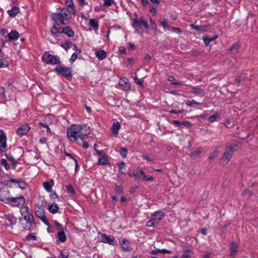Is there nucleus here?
<instances>
[{"instance_id": "f257e3e1", "label": "nucleus", "mask_w": 258, "mask_h": 258, "mask_svg": "<svg viewBox=\"0 0 258 258\" xmlns=\"http://www.w3.org/2000/svg\"><path fill=\"white\" fill-rule=\"evenodd\" d=\"M85 128L86 126H83L80 124H72L67 130V135L71 142H76L80 146L87 149L89 148V144L84 140V136L88 135L90 131L86 130Z\"/></svg>"}, {"instance_id": "f03ea898", "label": "nucleus", "mask_w": 258, "mask_h": 258, "mask_svg": "<svg viewBox=\"0 0 258 258\" xmlns=\"http://www.w3.org/2000/svg\"><path fill=\"white\" fill-rule=\"evenodd\" d=\"M51 18L56 24L65 25L70 19L69 11L63 8L59 12L53 13Z\"/></svg>"}, {"instance_id": "7ed1b4c3", "label": "nucleus", "mask_w": 258, "mask_h": 258, "mask_svg": "<svg viewBox=\"0 0 258 258\" xmlns=\"http://www.w3.org/2000/svg\"><path fill=\"white\" fill-rule=\"evenodd\" d=\"M132 25L140 34H142L143 32V27L145 29H149L148 22L143 17L134 18L133 20Z\"/></svg>"}, {"instance_id": "20e7f679", "label": "nucleus", "mask_w": 258, "mask_h": 258, "mask_svg": "<svg viewBox=\"0 0 258 258\" xmlns=\"http://www.w3.org/2000/svg\"><path fill=\"white\" fill-rule=\"evenodd\" d=\"M236 146L231 145L227 146L220 159V164L225 165L228 163L232 158L233 153L235 151Z\"/></svg>"}, {"instance_id": "39448f33", "label": "nucleus", "mask_w": 258, "mask_h": 258, "mask_svg": "<svg viewBox=\"0 0 258 258\" xmlns=\"http://www.w3.org/2000/svg\"><path fill=\"white\" fill-rule=\"evenodd\" d=\"M42 60L48 64H58L60 63V59L58 56L45 52L42 56Z\"/></svg>"}, {"instance_id": "423d86ee", "label": "nucleus", "mask_w": 258, "mask_h": 258, "mask_svg": "<svg viewBox=\"0 0 258 258\" xmlns=\"http://www.w3.org/2000/svg\"><path fill=\"white\" fill-rule=\"evenodd\" d=\"M36 216L39 218L45 225L49 224V221L45 216V211L43 207L39 205H37L34 208Z\"/></svg>"}, {"instance_id": "0eeeda50", "label": "nucleus", "mask_w": 258, "mask_h": 258, "mask_svg": "<svg viewBox=\"0 0 258 258\" xmlns=\"http://www.w3.org/2000/svg\"><path fill=\"white\" fill-rule=\"evenodd\" d=\"M23 218L26 222V224L23 226L24 229L30 231L36 228V223L32 214L25 216V217Z\"/></svg>"}, {"instance_id": "6e6552de", "label": "nucleus", "mask_w": 258, "mask_h": 258, "mask_svg": "<svg viewBox=\"0 0 258 258\" xmlns=\"http://www.w3.org/2000/svg\"><path fill=\"white\" fill-rule=\"evenodd\" d=\"M8 150L7 137L5 132L0 130V153L6 152Z\"/></svg>"}, {"instance_id": "1a4fd4ad", "label": "nucleus", "mask_w": 258, "mask_h": 258, "mask_svg": "<svg viewBox=\"0 0 258 258\" xmlns=\"http://www.w3.org/2000/svg\"><path fill=\"white\" fill-rule=\"evenodd\" d=\"M54 70L58 74L61 75L67 78L72 77V71L69 67L57 66L55 67Z\"/></svg>"}, {"instance_id": "9d476101", "label": "nucleus", "mask_w": 258, "mask_h": 258, "mask_svg": "<svg viewBox=\"0 0 258 258\" xmlns=\"http://www.w3.org/2000/svg\"><path fill=\"white\" fill-rule=\"evenodd\" d=\"M117 166L118 168V172L117 174V180L122 181L123 178L126 176L125 170L126 169V164L122 161L117 163Z\"/></svg>"}, {"instance_id": "9b49d317", "label": "nucleus", "mask_w": 258, "mask_h": 258, "mask_svg": "<svg viewBox=\"0 0 258 258\" xmlns=\"http://www.w3.org/2000/svg\"><path fill=\"white\" fill-rule=\"evenodd\" d=\"M95 152L98 155L100 156L97 162L98 165H105L109 164L107 155L104 151L95 150Z\"/></svg>"}, {"instance_id": "f8f14e48", "label": "nucleus", "mask_w": 258, "mask_h": 258, "mask_svg": "<svg viewBox=\"0 0 258 258\" xmlns=\"http://www.w3.org/2000/svg\"><path fill=\"white\" fill-rule=\"evenodd\" d=\"M25 203V200L23 196L13 198L12 197L9 204L12 206L21 207L23 206Z\"/></svg>"}, {"instance_id": "ddd939ff", "label": "nucleus", "mask_w": 258, "mask_h": 258, "mask_svg": "<svg viewBox=\"0 0 258 258\" xmlns=\"http://www.w3.org/2000/svg\"><path fill=\"white\" fill-rule=\"evenodd\" d=\"M11 198V195L8 190H0V200L3 202L9 204Z\"/></svg>"}, {"instance_id": "4468645a", "label": "nucleus", "mask_w": 258, "mask_h": 258, "mask_svg": "<svg viewBox=\"0 0 258 258\" xmlns=\"http://www.w3.org/2000/svg\"><path fill=\"white\" fill-rule=\"evenodd\" d=\"M119 242L123 251L129 252L132 250L129 240L125 238H122L119 240Z\"/></svg>"}, {"instance_id": "2eb2a0df", "label": "nucleus", "mask_w": 258, "mask_h": 258, "mask_svg": "<svg viewBox=\"0 0 258 258\" xmlns=\"http://www.w3.org/2000/svg\"><path fill=\"white\" fill-rule=\"evenodd\" d=\"M30 130V127L28 124H24L18 127L16 133L20 137H22L26 135Z\"/></svg>"}, {"instance_id": "dca6fc26", "label": "nucleus", "mask_w": 258, "mask_h": 258, "mask_svg": "<svg viewBox=\"0 0 258 258\" xmlns=\"http://www.w3.org/2000/svg\"><path fill=\"white\" fill-rule=\"evenodd\" d=\"M114 240V237L112 235H107L106 234H102L101 235V241L102 242L113 245Z\"/></svg>"}, {"instance_id": "f3484780", "label": "nucleus", "mask_w": 258, "mask_h": 258, "mask_svg": "<svg viewBox=\"0 0 258 258\" xmlns=\"http://www.w3.org/2000/svg\"><path fill=\"white\" fill-rule=\"evenodd\" d=\"M165 216L164 213L161 211V210H158L155 212H154L152 215L151 218L154 220L156 223L162 220Z\"/></svg>"}, {"instance_id": "a211bd4d", "label": "nucleus", "mask_w": 258, "mask_h": 258, "mask_svg": "<svg viewBox=\"0 0 258 258\" xmlns=\"http://www.w3.org/2000/svg\"><path fill=\"white\" fill-rule=\"evenodd\" d=\"M51 33L54 37H59L60 34H62V27H57L53 25L51 28Z\"/></svg>"}, {"instance_id": "6ab92c4d", "label": "nucleus", "mask_w": 258, "mask_h": 258, "mask_svg": "<svg viewBox=\"0 0 258 258\" xmlns=\"http://www.w3.org/2000/svg\"><path fill=\"white\" fill-rule=\"evenodd\" d=\"M137 170L139 173L142 176L144 180L150 182H153L154 181V178L151 175H147L142 168L139 167Z\"/></svg>"}, {"instance_id": "aec40b11", "label": "nucleus", "mask_w": 258, "mask_h": 258, "mask_svg": "<svg viewBox=\"0 0 258 258\" xmlns=\"http://www.w3.org/2000/svg\"><path fill=\"white\" fill-rule=\"evenodd\" d=\"M119 84L123 87L124 90L127 91L131 89V85L128 79L125 77L120 78Z\"/></svg>"}, {"instance_id": "412c9836", "label": "nucleus", "mask_w": 258, "mask_h": 258, "mask_svg": "<svg viewBox=\"0 0 258 258\" xmlns=\"http://www.w3.org/2000/svg\"><path fill=\"white\" fill-rule=\"evenodd\" d=\"M237 250L238 245L234 242H231L230 246V256L232 258H235Z\"/></svg>"}, {"instance_id": "4be33fe9", "label": "nucleus", "mask_w": 258, "mask_h": 258, "mask_svg": "<svg viewBox=\"0 0 258 258\" xmlns=\"http://www.w3.org/2000/svg\"><path fill=\"white\" fill-rule=\"evenodd\" d=\"M19 12V8L17 6H14L11 10L7 11V13L10 17L14 18Z\"/></svg>"}, {"instance_id": "5701e85b", "label": "nucleus", "mask_w": 258, "mask_h": 258, "mask_svg": "<svg viewBox=\"0 0 258 258\" xmlns=\"http://www.w3.org/2000/svg\"><path fill=\"white\" fill-rule=\"evenodd\" d=\"M62 33H64L68 37H72L74 36V32L70 27H62Z\"/></svg>"}, {"instance_id": "b1692460", "label": "nucleus", "mask_w": 258, "mask_h": 258, "mask_svg": "<svg viewBox=\"0 0 258 258\" xmlns=\"http://www.w3.org/2000/svg\"><path fill=\"white\" fill-rule=\"evenodd\" d=\"M95 54L96 56L100 60H103L105 59L107 54L105 50H99L96 51L95 52Z\"/></svg>"}, {"instance_id": "393cba45", "label": "nucleus", "mask_w": 258, "mask_h": 258, "mask_svg": "<svg viewBox=\"0 0 258 258\" xmlns=\"http://www.w3.org/2000/svg\"><path fill=\"white\" fill-rule=\"evenodd\" d=\"M217 38L218 35H215L212 37H209L208 36H206L203 38V40L204 41L205 44L206 46H208L211 42L215 41Z\"/></svg>"}, {"instance_id": "a878e982", "label": "nucleus", "mask_w": 258, "mask_h": 258, "mask_svg": "<svg viewBox=\"0 0 258 258\" xmlns=\"http://www.w3.org/2000/svg\"><path fill=\"white\" fill-rule=\"evenodd\" d=\"M53 184V181L51 180L50 181L44 182L43 183V186L47 192H50L52 190V187Z\"/></svg>"}, {"instance_id": "bb28decb", "label": "nucleus", "mask_w": 258, "mask_h": 258, "mask_svg": "<svg viewBox=\"0 0 258 258\" xmlns=\"http://www.w3.org/2000/svg\"><path fill=\"white\" fill-rule=\"evenodd\" d=\"M8 37L11 40H15L18 39L19 37V33L16 31H12L10 33L8 34Z\"/></svg>"}, {"instance_id": "cd10ccee", "label": "nucleus", "mask_w": 258, "mask_h": 258, "mask_svg": "<svg viewBox=\"0 0 258 258\" xmlns=\"http://www.w3.org/2000/svg\"><path fill=\"white\" fill-rule=\"evenodd\" d=\"M120 124L119 123V122L116 121V122H114L112 125V128H111V131H112L113 134L117 135L118 133V131L120 129Z\"/></svg>"}, {"instance_id": "c85d7f7f", "label": "nucleus", "mask_w": 258, "mask_h": 258, "mask_svg": "<svg viewBox=\"0 0 258 258\" xmlns=\"http://www.w3.org/2000/svg\"><path fill=\"white\" fill-rule=\"evenodd\" d=\"M10 181L11 183H17L18 184L19 187L22 189L25 188L26 186V183L22 180H18L16 179L11 178L10 179Z\"/></svg>"}, {"instance_id": "c756f323", "label": "nucleus", "mask_w": 258, "mask_h": 258, "mask_svg": "<svg viewBox=\"0 0 258 258\" xmlns=\"http://www.w3.org/2000/svg\"><path fill=\"white\" fill-rule=\"evenodd\" d=\"M6 219L11 225H15L17 223V218L12 214H10L6 215Z\"/></svg>"}, {"instance_id": "7c9ffc66", "label": "nucleus", "mask_w": 258, "mask_h": 258, "mask_svg": "<svg viewBox=\"0 0 258 258\" xmlns=\"http://www.w3.org/2000/svg\"><path fill=\"white\" fill-rule=\"evenodd\" d=\"M89 25L92 27L95 31H97L99 27L98 21L94 19L89 20Z\"/></svg>"}, {"instance_id": "2f4dec72", "label": "nucleus", "mask_w": 258, "mask_h": 258, "mask_svg": "<svg viewBox=\"0 0 258 258\" xmlns=\"http://www.w3.org/2000/svg\"><path fill=\"white\" fill-rule=\"evenodd\" d=\"M191 251L188 249H184L183 250V253L182 255L178 257L177 256H174L172 258H191Z\"/></svg>"}, {"instance_id": "473e14b6", "label": "nucleus", "mask_w": 258, "mask_h": 258, "mask_svg": "<svg viewBox=\"0 0 258 258\" xmlns=\"http://www.w3.org/2000/svg\"><path fill=\"white\" fill-rule=\"evenodd\" d=\"M48 210L51 213L55 214L57 212L58 210V207L57 204L52 203L48 208Z\"/></svg>"}, {"instance_id": "72a5a7b5", "label": "nucleus", "mask_w": 258, "mask_h": 258, "mask_svg": "<svg viewBox=\"0 0 258 258\" xmlns=\"http://www.w3.org/2000/svg\"><path fill=\"white\" fill-rule=\"evenodd\" d=\"M57 236L58 240L61 242H64L67 240V237L64 231L58 232Z\"/></svg>"}, {"instance_id": "f704fd0d", "label": "nucleus", "mask_w": 258, "mask_h": 258, "mask_svg": "<svg viewBox=\"0 0 258 258\" xmlns=\"http://www.w3.org/2000/svg\"><path fill=\"white\" fill-rule=\"evenodd\" d=\"M20 212L23 218L25 217V216L32 215V214L29 212V208L27 206H22V207L20 208Z\"/></svg>"}, {"instance_id": "c9c22d12", "label": "nucleus", "mask_w": 258, "mask_h": 258, "mask_svg": "<svg viewBox=\"0 0 258 258\" xmlns=\"http://www.w3.org/2000/svg\"><path fill=\"white\" fill-rule=\"evenodd\" d=\"M72 45V43L69 40L65 41L60 46L66 51H68Z\"/></svg>"}, {"instance_id": "e433bc0d", "label": "nucleus", "mask_w": 258, "mask_h": 258, "mask_svg": "<svg viewBox=\"0 0 258 258\" xmlns=\"http://www.w3.org/2000/svg\"><path fill=\"white\" fill-rule=\"evenodd\" d=\"M159 23L163 27L165 30H169V27L168 25V21L166 19H160L159 21Z\"/></svg>"}, {"instance_id": "4c0bfd02", "label": "nucleus", "mask_w": 258, "mask_h": 258, "mask_svg": "<svg viewBox=\"0 0 258 258\" xmlns=\"http://www.w3.org/2000/svg\"><path fill=\"white\" fill-rule=\"evenodd\" d=\"M203 92V89L199 86L191 87V93L192 94H199Z\"/></svg>"}, {"instance_id": "58836bf2", "label": "nucleus", "mask_w": 258, "mask_h": 258, "mask_svg": "<svg viewBox=\"0 0 258 258\" xmlns=\"http://www.w3.org/2000/svg\"><path fill=\"white\" fill-rule=\"evenodd\" d=\"M202 149H201V148L197 149L196 151L192 152V153L191 154V157L194 159H196L198 157V156L202 153Z\"/></svg>"}, {"instance_id": "ea45409f", "label": "nucleus", "mask_w": 258, "mask_h": 258, "mask_svg": "<svg viewBox=\"0 0 258 258\" xmlns=\"http://www.w3.org/2000/svg\"><path fill=\"white\" fill-rule=\"evenodd\" d=\"M38 124H39L40 127H41V128H45V129L47 130V134H49L50 135H51V130H50V127L48 126V125L47 124L42 123L41 122H39Z\"/></svg>"}, {"instance_id": "a19ab883", "label": "nucleus", "mask_w": 258, "mask_h": 258, "mask_svg": "<svg viewBox=\"0 0 258 258\" xmlns=\"http://www.w3.org/2000/svg\"><path fill=\"white\" fill-rule=\"evenodd\" d=\"M1 164L3 166L6 170H8L10 169V165L8 163L6 159L3 158L1 160Z\"/></svg>"}, {"instance_id": "79ce46f5", "label": "nucleus", "mask_w": 258, "mask_h": 258, "mask_svg": "<svg viewBox=\"0 0 258 258\" xmlns=\"http://www.w3.org/2000/svg\"><path fill=\"white\" fill-rule=\"evenodd\" d=\"M219 153V150L217 148H216L214 151L212 152L209 157V159L212 160L214 159L217 156Z\"/></svg>"}, {"instance_id": "37998d69", "label": "nucleus", "mask_w": 258, "mask_h": 258, "mask_svg": "<svg viewBox=\"0 0 258 258\" xmlns=\"http://www.w3.org/2000/svg\"><path fill=\"white\" fill-rule=\"evenodd\" d=\"M149 20L152 30L154 32H157V27L155 22L152 18H150Z\"/></svg>"}, {"instance_id": "c03bdc74", "label": "nucleus", "mask_w": 258, "mask_h": 258, "mask_svg": "<svg viewBox=\"0 0 258 258\" xmlns=\"http://www.w3.org/2000/svg\"><path fill=\"white\" fill-rule=\"evenodd\" d=\"M26 239L28 241L31 240H36L37 239L36 234L35 233H30L26 237Z\"/></svg>"}, {"instance_id": "a18cd8bd", "label": "nucleus", "mask_w": 258, "mask_h": 258, "mask_svg": "<svg viewBox=\"0 0 258 258\" xmlns=\"http://www.w3.org/2000/svg\"><path fill=\"white\" fill-rule=\"evenodd\" d=\"M127 152V150L125 148L121 147L120 148L119 153L122 158H124L126 157Z\"/></svg>"}, {"instance_id": "49530a36", "label": "nucleus", "mask_w": 258, "mask_h": 258, "mask_svg": "<svg viewBox=\"0 0 258 258\" xmlns=\"http://www.w3.org/2000/svg\"><path fill=\"white\" fill-rule=\"evenodd\" d=\"M245 78H246V76L244 74H242L237 76L235 79L234 82L235 83H239L242 81H243Z\"/></svg>"}, {"instance_id": "de8ad7c7", "label": "nucleus", "mask_w": 258, "mask_h": 258, "mask_svg": "<svg viewBox=\"0 0 258 258\" xmlns=\"http://www.w3.org/2000/svg\"><path fill=\"white\" fill-rule=\"evenodd\" d=\"M189 26L193 29H195L198 31H203L204 30V28L203 26H200L195 25L194 24H190Z\"/></svg>"}, {"instance_id": "09e8293b", "label": "nucleus", "mask_w": 258, "mask_h": 258, "mask_svg": "<svg viewBox=\"0 0 258 258\" xmlns=\"http://www.w3.org/2000/svg\"><path fill=\"white\" fill-rule=\"evenodd\" d=\"M219 114L218 113H215L208 118V121L210 122H213L219 117Z\"/></svg>"}, {"instance_id": "8fccbe9b", "label": "nucleus", "mask_w": 258, "mask_h": 258, "mask_svg": "<svg viewBox=\"0 0 258 258\" xmlns=\"http://www.w3.org/2000/svg\"><path fill=\"white\" fill-rule=\"evenodd\" d=\"M54 222L57 229L58 230V232L64 231V228L62 224H60L56 221H54Z\"/></svg>"}, {"instance_id": "3c124183", "label": "nucleus", "mask_w": 258, "mask_h": 258, "mask_svg": "<svg viewBox=\"0 0 258 258\" xmlns=\"http://www.w3.org/2000/svg\"><path fill=\"white\" fill-rule=\"evenodd\" d=\"M200 104H201L200 103H199L198 102H196L194 100H187L185 102V104L189 106H192L194 104L199 105Z\"/></svg>"}, {"instance_id": "603ef678", "label": "nucleus", "mask_w": 258, "mask_h": 258, "mask_svg": "<svg viewBox=\"0 0 258 258\" xmlns=\"http://www.w3.org/2000/svg\"><path fill=\"white\" fill-rule=\"evenodd\" d=\"M104 6L106 7H109L115 3L114 0H103Z\"/></svg>"}, {"instance_id": "864d4df0", "label": "nucleus", "mask_w": 258, "mask_h": 258, "mask_svg": "<svg viewBox=\"0 0 258 258\" xmlns=\"http://www.w3.org/2000/svg\"><path fill=\"white\" fill-rule=\"evenodd\" d=\"M59 258H68L69 254L67 251L61 250L59 256Z\"/></svg>"}, {"instance_id": "5fc2aeb1", "label": "nucleus", "mask_w": 258, "mask_h": 258, "mask_svg": "<svg viewBox=\"0 0 258 258\" xmlns=\"http://www.w3.org/2000/svg\"><path fill=\"white\" fill-rule=\"evenodd\" d=\"M66 188H67V191L69 193V194H74L75 193V190H74V189L73 187V186L71 184H69V185H68L66 186Z\"/></svg>"}, {"instance_id": "6e6d98bb", "label": "nucleus", "mask_w": 258, "mask_h": 258, "mask_svg": "<svg viewBox=\"0 0 258 258\" xmlns=\"http://www.w3.org/2000/svg\"><path fill=\"white\" fill-rule=\"evenodd\" d=\"M156 223V222L151 218L150 220L146 222V226L148 227H151L153 226Z\"/></svg>"}, {"instance_id": "4d7b16f0", "label": "nucleus", "mask_w": 258, "mask_h": 258, "mask_svg": "<svg viewBox=\"0 0 258 258\" xmlns=\"http://www.w3.org/2000/svg\"><path fill=\"white\" fill-rule=\"evenodd\" d=\"M8 66L7 61L3 59H0V68L6 67Z\"/></svg>"}, {"instance_id": "13d9d810", "label": "nucleus", "mask_w": 258, "mask_h": 258, "mask_svg": "<svg viewBox=\"0 0 258 258\" xmlns=\"http://www.w3.org/2000/svg\"><path fill=\"white\" fill-rule=\"evenodd\" d=\"M77 57H78V54L75 52L73 53L70 59V62H74L77 58Z\"/></svg>"}, {"instance_id": "bf43d9fd", "label": "nucleus", "mask_w": 258, "mask_h": 258, "mask_svg": "<svg viewBox=\"0 0 258 258\" xmlns=\"http://www.w3.org/2000/svg\"><path fill=\"white\" fill-rule=\"evenodd\" d=\"M142 157L144 159H145L149 162H153L154 161L153 158L150 157L149 156H148L147 154L143 155Z\"/></svg>"}, {"instance_id": "052dcab7", "label": "nucleus", "mask_w": 258, "mask_h": 258, "mask_svg": "<svg viewBox=\"0 0 258 258\" xmlns=\"http://www.w3.org/2000/svg\"><path fill=\"white\" fill-rule=\"evenodd\" d=\"M67 4L68 7L71 9H74L75 8V6L73 4L72 0H67Z\"/></svg>"}, {"instance_id": "680f3d73", "label": "nucleus", "mask_w": 258, "mask_h": 258, "mask_svg": "<svg viewBox=\"0 0 258 258\" xmlns=\"http://www.w3.org/2000/svg\"><path fill=\"white\" fill-rule=\"evenodd\" d=\"M6 156H7V158L8 159L12 160L13 161V166H14V169H15L16 166L17 165V163L15 162V159H14V158L12 156H10L9 157V156L7 155Z\"/></svg>"}, {"instance_id": "e2e57ef3", "label": "nucleus", "mask_w": 258, "mask_h": 258, "mask_svg": "<svg viewBox=\"0 0 258 258\" xmlns=\"http://www.w3.org/2000/svg\"><path fill=\"white\" fill-rule=\"evenodd\" d=\"M133 175L136 181H138L140 179V177L139 175V173L137 171H134L133 173Z\"/></svg>"}, {"instance_id": "0e129e2a", "label": "nucleus", "mask_w": 258, "mask_h": 258, "mask_svg": "<svg viewBox=\"0 0 258 258\" xmlns=\"http://www.w3.org/2000/svg\"><path fill=\"white\" fill-rule=\"evenodd\" d=\"M251 194L250 191L247 189H245L243 194H242V195L243 197H246L247 196V197H246L247 198H248L249 197V196Z\"/></svg>"}, {"instance_id": "69168bd1", "label": "nucleus", "mask_w": 258, "mask_h": 258, "mask_svg": "<svg viewBox=\"0 0 258 258\" xmlns=\"http://www.w3.org/2000/svg\"><path fill=\"white\" fill-rule=\"evenodd\" d=\"M150 13L153 14L154 15H155L157 13L156 8L154 7H150Z\"/></svg>"}, {"instance_id": "338daca9", "label": "nucleus", "mask_w": 258, "mask_h": 258, "mask_svg": "<svg viewBox=\"0 0 258 258\" xmlns=\"http://www.w3.org/2000/svg\"><path fill=\"white\" fill-rule=\"evenodd\" d=\"M115 186H116V190L117 192H122V189H123L122 186L117 185L115 184Z\"/></svg>"}, {"instance_id": "774afa93", "label": "nucleus", "mask_w": 258, "mask_h": 258, "mask_svg": "<svg viewBox=\"0 0 258 258\" xmlns=\"http://www.w3.org/2000/svg\"><path fill=\"white\" fill-rule=\"evenodd\" d=\"M47 141V139L45 137H42L39 140V143L41 144H44L46 143Z\"/></svg>"}]
</instances>
